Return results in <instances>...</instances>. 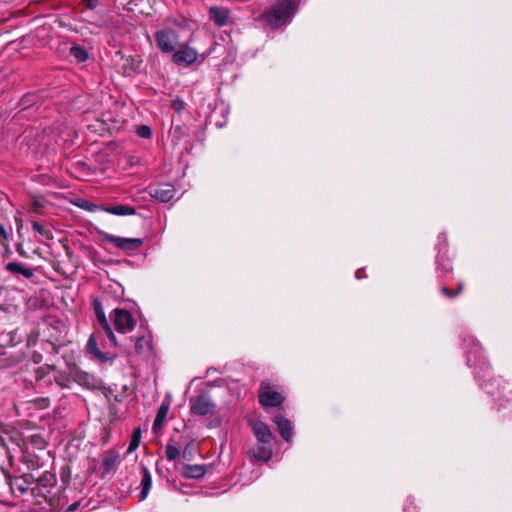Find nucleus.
<instances>
[{
	"label": "nucleus",
	"mask_w": 512,
	"mask_h": 512,
	"mask_svg": "<svg viewBox=\"0 0 512 512\" xmlns=\"http://www.w3.org/2000/svg\"><path fill=\"white\" fill-rule=\"evenodd\" d=\"M295 12V0H279L272 5L262 17L272 28H279L289 23Z\"/></svg>",
	"instance_id": "obj_1"
},
{
	"label": "nucleus",
	"mask_w": 512,
	"mask_h": 512,
	"mask_svg": "<svg viewBox=\"0 0 512 512\" xmlns=\"http://www.w3.org/2000/svg\"><path fill=\"white\" fill-rule=\"evenodd\" d=\"M157 47L163 53H171L179 46V35L175 29L166 28L155 33Z\"/></svg>",
	"instance_id": "obj_2"
},
{
	"label": "nucleus",
	"mask_w": 512,
	"mask_h": 512,
	"mask_svg": "<svg viewBox=\"0 0 512 512\" xmlns=\"http://www.w3.org/2000/svg\"><path fill=\"white\" fill-rule=\"evenodd\" d=\"M210 53H211V50L199 55L195 49H193L189 46H183L181 49L174 51L172 60L177 65L190 66L193 63L197 62L199 57H200V62L204 61V59L208 55H210Z\"/></svg>",
	"instance_id": "obj_3"
},
{
	"label": "nucleus",
	"mask_w": 512,
	"mask_h": 512,
	"mask_svg": "<svg viewBox=\"0 0 512 512\" xmlns=\"http://www.w3.org/2000/svg\"><path fill=\"white\" fill-rule=\"evenodd\" d=\"M101 238L103 241L111 243L116 248L123 251H135L139 249L143 244V241L140 238L118 237L106 232L101 233Z\"/></svg>",
	"instance_id": "obj_4"
},
{
	"label": "nucleus",
	"mask_w": 512,
	"mask_h": 512,
	"mask_svg": "<svg viewBox=\"0 0 512 512\" xmlns=\"http://www.w3.org/2000/svg\"><path fill=\"white\" fill-rule=\"evenodd\" d=\"M215 404L207 394H201L190 400V411L192 414L205 416L213 414Z\"/></svg>",
	"instance_id": "obj_5"
},
{
	"label": "nucleus",
	"mask_w": 512,
	"mask_h": 512,
	"mask_svg": "<svg viewBox=\"0 0 512 512\" xmlns=\"http://www.w3.org/2000/svg\"><path fill=\"white\" fill-rule=\"evenodd\" d=\"M102 328L106 334V336L110 339V341L116 345V338L114 335V330L125 334L131 332L134 329L135 322H101Z\"/></svg>",
	"instance_id": "obj_6"
},
{
	"label": "nucleus",
	"mask_w": 512,
	"mask_h": 512,
	"mask_svg": "<svg viewBox=\"0 0 512 512\" xmlns=\"http://www.w3.org/2000/svg\"><path fill=\"white\" fill-rule=\"evenodd\" d=\"M283 401L284 398L280 393L270 390L267 385H261L259 402L263 407H276L281 405Z\"/></svg>",
	"instance_id": "obj_7"
},
{
	"label": "nucleus",
	"mask_w": 512,
	"mask_h": 512,
	"mask_svg": "<svg viewBox=\"0 0 512 512\" xmlns=\"http://www.w3.org/2000/svg\"><path fill=\"white\" fill-rule=\"evenodd\" d=\"M252 430L258 442L261 444H272L274 436L267 424L258 421L253 424Z\"/></svg>",
	"instance_id": "obj_8"
},
{
	"label": "nucleus",
	"mask_w": 512,
	"mask_h": 512,
	"mask_svg": "<svg viewBox=\"0 0 512 512\" xmlns=\"http://www.w3.org/2000/svg\"><path fill=\"white\" fill-rule=\"evenodd\" d=\"M273 422L277 426V429L281 436L288 442L291 441L293 436V427L291 422L283 417L282 415H276L273 418Z\"/></svg>",
	"instance_id": "obj_9"
},
{
	"label": "nucleus",
	"mask_w": 512,
	"mask_h": 512,
	"mask_svg": "<svg viewBox=\"0 0 512 512\" xmlns=\"http://www.w3.org/2000/svg\"><path fill=\"white\" fill-rule=\"evenodd\" d=\"M206 466L205 465H190L185 464L182 466L181 475L187 479H200L206 474Z\"/></svg>",
	"instance_id": "obj_10"
},
{
	"label": "nucleus",
	"mask_w": 512,
	"mask_h": 512,
	"mask_svg": "<svg viewBox=\"0 0 512 512\" xmlns=\"http://www.w3.org/2000/svg\"><path fill=\"white\" fill-rule=\"evenodd\" d=\"M86 351L89 353L93 358L97 359L100 362H106L108 360V357L99 349L98 347V341L96 334L90 335L87 344H86Z\"/></svg>",
	"instance_id": "obj_11"
},
{
	"label": "nucleus",
	"mask_w": 512,
	"mask_h": 512,
	"mask_svg": "<svg viewBox=\"0 0 512 512\" xmlns=\"http://www.w3.org/2000/svg\"><path fill=\"white\" fill-rule=\"evenodd\" d=\"M141 473H142V478H141V483H140L141 492L138 496L139 501H143L147 498L149 491L151 489V486H152V476H151L150 471L148 470V468L145 465L141 466Z\"/></svg>",
	"instance_id": "obj_12"
},
{
	"label": "nucleus",
	"mask_w": 512,
	"mask_h": 512,
	"mask_svg": "<svg viewBox=\"0 0 512 512\" xmlns=\"http://www.w3.org/2000/svg\"><path fill=\"white\" fill-rule=\"evenodd\" d=\"M175 194L174 188L169 184H163L155 188L151 195L157 200L166 203L173 199Z\"/></svg>",
	"instance_id": "obj_13"
},
{
	"label": "nucleus",
	"mask_w": 512,
	"mask_h": 512,
	"mask_svg": "<svg viewBox=\"0 0 512 512\" xmlns=\"http://www.w3.org/2000/svg\"><path fill=\"white\" fill-rule=\"evenodd\" d=\"M209 17L218 26H224L229 20V11L223 7H211L209 9Z\"/></svg>",
	"instance_id": "obj_14"
},
{
	"label": "nucleus",
	"mask_w": 512,
	"mask_h": 512,
	"mask_svg": "<svg viewBox=\"0 0 512 512\" xmlns=\"http://www.w3.org/2000/svg\"><path fill=\"white\" fill-rule=\"evenodd\" d=\"M251 453L254 458L261 461H269L272 457V444H258L252 448Z\"/></svg>",
	"instance_id": "obj_15"
},
{
	"label": "nucleus",
	"mask_w": 512,
	"mask_h": 512,
	"mask_svg": "<svg viewBox=\"0 0 512 512\" xmlns=\"http://www.w3.org/2000/svg\"><path fill=\"white\" fill-rule=\"evenodd\" d=\"M7 271L13 273V274H21L23 277L30 279L33 277L34 273L32 269L23 266L21 263L18 262H9L6 265Z\"/></svg>",
	"instance_id": "obj_16"
},
{
	"label": "nucleus",
	"mask_w": 512,
	"mask_h": 512,
	"mask_svg": "<svg viewBox=\"0 0 512 512\" xmlns=\"http://www.w3.org/2000/svg\"><path fill=\"white\" fill-rule=\"evenodd\" d=\"M102 210L118 216L135 214V209L126 205L102 206Z\"/></svg>",
	"instance_id": "obj_17"
},
{
	"label": "nucleus",
	"mask_w": 512,
	"mask_h": 512,
	"mask_svg": "<svg viewBox=\"0 0 512 512\" xmlns=\"http://www.w3.org/2000/svg\"><path fill=\"white\" fill-rule=\"evenodd\" d=\"M118 462V455L113 452H107L103 456V471L104 473H110Z\"/></svg>",
	"instance_id": "obj_18"
},
{
	"label": "nucleus",
	"mask_w": 512,
	"mask_h": 512,
	"mask_svg": "<svg viewBox=\"0 0 512 512\" xmlns=\"http://www.w3.org/2000/svg\"><path fill=\"white\" fill-rule=\"evenodd\" d=\"M70 55L77 61V62H84L89 58L88 51L80 46V45H73L70 48Z\"/></svg>",
	"instance_id": "obj_19"
},
{
	"label": "nucleus",
	"mask_w": 512,
	"mask_h": 512,
	"mask_svg": "<svg viewBox=\"0 0 512 512\" xmlns=\"http://www.w3.org/2000/svg\"><path fill=\"white\" fill-rule=\"evenodd\" d=\"M76 381L87 388H95L97 386L95 377L84 372L77 373Z\"/></svg>",
	"instance_id": "obj_20"
},
{
	"label": "nucleus",
	"mask_w": 512,
	"mask_h": 512,
	"mask_svg": "<svg viewBox=\"0 0 512 512\" xmlns=\"http://www.w3.org/2000/svg\"><path fill=\"white\" fill-rule=\"evenodd\" d=\"M112 320H133L135 315H133L131 312L127 311L126 309L122 308H115L112 311V314L110 315Z\"/></svg>",
	"instance_id": "obj_21"
},
{
	"label": "nucleus",
	"mask_w": 512,
	"mask_h": 512,
	"mask_svg": "<svg viewBox=\"0 0 512 512\" xmlns=\"http://www.w3.org/2000/svg\"><path fill=\"white\" fill-rule=\"evenodd\" d=\"M141 442V429L137 428L134 430L130 444L127 449V453L134 452L140 445Z\"/></svg>",
	"instance_id": "obj_22"
},
{
	"label": "nucleus",
	"mask_w": 512,
	"mask_h": 512,
	"mask_svg": "<svg viewBox=\"0 0 512 512\" xmlns=\"http://www.w3.org/2000/svg\"><path fill=\"white\" fill-rule=\"evenodd\" d=\"M168 413V406L162 405L156 415V418L153 423V429H157L158 427H161L163 425V422L166 419Z\"/></svg>",
	"instance_id": "obj_23"
},
{
	"label": "nucleus",
	"mask_w": 512,
	"mask_h": 512,
	"mask_svg": "<svg viewBox=\"0 0 512 512\" xmlns=\"http://www.w3.org/2000/svg\"><path fill=\"white\" fill-rule=\"evenodd\" d=\"M479 351H480V348H478V346L475 345L474 350H470L468 352L467 362L470 366H475L477 364V362H479L481 360V357L480 356L478 357Z\"/></svg>",
	"instance_id": "obj_24"
},
{
	"label": "nucleus",
	"mask_w": 512,
	"mask_h": 512,
	"mask_svg": "<svg viewBox=\"0 0 512 512\" xmlns=\"http://www.w3.org/2000/svg\"><path fill=\"white\" fill-rule=\"evenodd\" d=\"M179 454H180L179 449L176 446H174L172 444L166 445L165 455L169 461L175 460L179 456Z\"/></svg>",
	"instance_id": "obj_25"
},
{
	"label": "nucleus",
	"mask_w": 512,
	"mask_h": 512,
	"mask_svg": "<svg viewBox=\"0 0 512 512\" xmlns=\"http://www.w3.org/2000/svg\"><path fill=\"white\" fill-rule=\"evenodd\" d=\"M93 309L97 317V320H106L102 304L98 299L93 300Z\"/></svg>",
	"instance_id": "obj_26"
},
{
	"label": "nucleus",
	"mask_w": 512,
	"mask_h": 512,
	"mask_svg": "<svg viewBox=\"0 0 512 512\" xmlns=\"http://www.w3.org/2000/svg\"><path fill=\"white\" fill-rule=\"evenodd\" d=\"M137 135L141 138H150L152 135V130L147 125H142L137 128Z\"/></svg>",
	"instance_id": "obj_27"
},
{
	"label": "nucleus",
	"mask_w": 512,
	"mask_h": 512,
	"mask_svg": "<svg viewBox=\"0 0 512 512\" xmlns=\"http://www.w3.org/2000/svg\"><path fill=\"white\" fill-rule=\"evenodd\" d=\"M32 227L35 231H37L40 235L46 237V238H49L50 237V232L48 229H46L44 226H42L40 223L34 221L32 223Z\"/></svg>",
	"instance_id": "obj_28"
},
{
	"label": "nucleus",
	"mask_w": 512,
	"mask_h": 512,
	"mask_svg": "<svg viewBox=\"0 0 512 512\" xmlns=\"http://www.w3.org/2000/svg\"><path fill=\"white\" fill-rule=\"evenodd\" d=\"M81 208L89 211V212H95L98 210H102V206H97L96 204L90 203L88 201H84L82 204L79 205Z\"/></svg>",
	"instance_id": "obj_29"
},
{
	"label": "nucleus",
	"mask_w": 512,
	"mask_h": 512,
	"mask_svg": "<svg viewBox=\"0 0 512 512\" xmlns=\"http://www.w3.org/2000/svg\"><path fill=\"white\" fill-rule=\"evenodd\" d=\"M462 284H460L458 286V290L456 292H453L452 290H450L449 288H446V287H443L442 288V292L448 297V298H452L454 296H456L458 293H460V291L462 290Z\"/></svg>",
	"instance_id": "obj_30"
},
{
	"label": "nucleus",
	"mask_w": 512,
	"mask_h": 512,
	"mask_svg": "<svg viewBox=\"0 0 512 512\" xmlns=\"http://www.w3.org/2000/svg\"><path fill=\"white\" fill-rule=\"evenodd\" d=\"M147 344H148V342L146 341L145 338H143V337L138 338L136 341V344H135L136 350L139 352L142 351L144 348V345H147Z\"/></svg>",
	"instance_id": "obj_31"
},
{
	"label": "nucleus",
	"mask_w": 512,
	"mask_h": 512,
	"mask_svg": "<svg viewBox=\"0 0 512 512\" xmlns=\"http://www.w3.org/2000/svg\"><path fill=\"white\" fill-rule=\"evenodd\" d=\"M8 238V234L5 230V228L3 227V225L0 224V239H7Z\"/></svg>",
	"instance_id": "obj_32"
},
{
	"label": "nucleus",
	"mask_w": 512,
	"mask_h": 512,
	"mask_svg": "<svg viewBox=\"0 0 512 512\" xmlns=\"http://www.w3.org/2000/svg\"><path fill=\"white\" fill-rule=\"evenodd\" d=\"M442 269L445 271V272H449L451 270V266L449 264L447 265H443Z\"/></svg>",
	"instance_id": "obj_33"
},
{
	"label": "nucleus",
	"mask_w": 512,
	"mask_h": 512,
	"mask_svg": "<svg viewBox=\"0 0 512 512\" xmlns=\"http://www.w3.org/2000/svg\"><path fill=\"white\" fill-rule=\"evenodd\" d=\"M173 488H174L175 490H178V491L183 492V491H182V489H180V487H179L177 484H175V483H173Z\"/></svg>",
	"instance_id": "obj_34"
},
{
	"label": "nucleus",
	"mask_w": 512,
	"mask_h": 512,
	"mask_svg": "<svg viewBox=\"0 0 512 512\" xmlns=\"http://www.w3.org/2000/svg\"><path fill=\"white\" fill-rule=\"evenodd\" d=\"M359 273H360V271H357V272H356V277H357V278H360Z\"/></svg>",
	"instance_id": "obj_35"
}]
</instances>
